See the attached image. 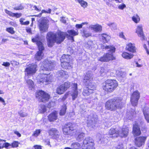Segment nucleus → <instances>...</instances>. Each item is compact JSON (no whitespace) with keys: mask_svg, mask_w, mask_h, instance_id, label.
<instances>
[{"mask_svg":"<svg viewBox=\"0 0 149 149\" xmlns=\"http://www.w3.org/2000/svg\"><path fill=\"white\" fill-rule=\"evenodd\" d=\"M2 65L5 67H9L10 65V64L8 62H4Z\"/></svg>","mask_w":149,"mask_h":149,"instance_id":"052dcab7","label":"nucleus"},{"mask_svg":"<svg viewBox=\"0 0 149 149\" xmlns=\"http://www.w3.org/2000/svg\"><path fill=\"white\" fill-rule=\"evenodd\" d=\"M89 28L96 32H100L102 30V26L98 24L91 25L89 26Z\"/></svg>","mask_w":149,"mask_h":149,"instance_id":"412c9836","label":"nucleus"},{"mask_svg":"<svg viewBox=\"0 0 149 149\" xmlns=\"http://www.w3.org/2000/svg\"><path fill=\"white\" fill-rule=\"evenodd\" d=\"M47 13V11H46L45 10H42V11L41 13H40L39 14H38V15H35L34 16L36 17H41V15H42V13Z\"/></svg>","mask_w":149,"mask_h":149,"instance_id":"e2e57ef3","label":"nucleus"},{"mask_svg":"<svg viewBox=\"0 0 149 149\" xmlns=\"http://www.w3.org/2000/svg\"><path fill=\"white\" fill-rule=\"evenodd\" d=\"M122 57L124 58L127 59H130L132 58L134 55L132 54H129L128 53L124 52L122 54Z\"/></svg>","mask_w":149,"mask_h":149,"instance_id":"c85d7f7f","label":"nucleus"},{"mask_svg":"<svg viewBox=\"0 0 149 149\" xmlns=\"http://www.w3.org/2000/svg\"><path fill=\"white\" fill-rule=\"evenodd\" d=\"M70 56L68 55H63L61 59V63L70 62Z\"/></svg>","mask_w":149,"mask_h":149,"instance_id":"bb28decb","label":"nucleus"},{"mask_svg":"<svg viewBox=\"0 0 149 149\" xmlns=\"http://www.w3.org/2000/svg\"><path fill=\"white\" fill-rule=\"evenodd\" d=\"M46 107L44 105H41L39 107V112L40 113H43L46 111Z\"/></svg>","mask_w":149,"mask_h":149,"instance_id":"37998d69","label":"nucleus"},{"mask_svg":"<svg viewBox=\"0 0 149 149\" xmlns=\"http://www.w3.org/2000/svg\"><path fill=\"white\" fill-rule=\"evenodd\" d=\"M40 38L38 34H37L36 35V36L34 37V38H33L32 39V40L33 42H36V44L38 46V42H40L41 44V45L42 46H43V44L40 41Z\"/></svg>","mask_w":149,"mask_h":149,"instance_id":"473e14b6","label":"nucleus"},{"mask_svg":"<svg viewBox=\"0 0 149 149\" xmlns=\"http://www.w3.org/2000/svg\"><path fill=\"white\" fill-rule=\"evenodd\" d=\"M3 147L5 148H7L8 147H9L10 148H11V144L9 143H3Z\"/></svg>","mask_w":149,"mask_h":149,"instance_id":"13d9d810","label":"nucleus"},{"mask_svg":"<svg viewBox=\"0 0 149 149\" xmlns=\"http://www.w3.org/2000/svg\"><path fill=\"white\" fill-rule=\"evenodd\" d=\"M35 149H42L40 146L36 145L34 146Z\"/></svg>","mask_w":149,"mask_h":149,"instance_id":"774afa93","label":"nucleus"},{"mask_svg":"<svg viewBox=\"0 0 149 149\" xmlns=\"http://www.w3.org/2000/svg\"><path fill=\"white\" fill-rule=\"evenodd\" d=\"M122 99L115 97L107 101L106 103V108L111 111H115L117 109L121 108L122 105Z\"/></svg>","mask_w":149,"mask_h":149,"instance_id":"f03ea898","label":"nucleus"},{"mask_svg":"<svg viewBox=\"0 0 149 149\" xmlns=\"http://www.w3.org/2000/svg\"><path fill=\"white\" fill-rule=\"evenodd\" d=\"M93 140L90 137H86L83 141L82 149H95Z\"/></svg>","mask_w":149,"mask_h":149,"instance_id":"20e7f679","label":"nucleus"},{"mask_svg":"<svg viewBox=\"0 0 149 149\" xmlns=\"http://www.w3.org/2000/svg\"><path fill=\"white\" fill-rule=\"evenodd\" d=\"M83 36H85L86 37H88L90 36L91 35V34L88 33L85 30H84L83 31Z\"/></svg>","mask_w":149,"mask_h":149,"instance_id":"6e6d98bb","label":"nucleus"},{"mask_svg":"<svg viewBox=\"0 0 149 149\" xmlns=\"http://www.w3.org/2000/svg\"><path fill=\"white\" fill-rule=\"evenodd\" d=\"M5 11L6 13L8 15L10 16L14 17V13L11 12L7 10V9H5Z\"/></svg>","mask_w":149,"mask_h":149,"instance_id":"4d7b16f0","label":"nucleus"},{"mask_svg":"<svg viewBox=\"0 0 149 149\" xmlns=\"http://www.w3.org/2000/svg\"><path fill=\"white\" fill-rule=\"evenodd\" d=\"M77 1L79 3L81 6L84 8H86L88 6L87 3L83 0H77Z\"/></svg>","mask_w":149,"mask_h":149,"instance_id":"ea45409f","label":"nucleus"},{"mask_svg":"<svg viewBox=\"0 0 149 149\" xmlns=\"http://www.w3.org/2000/svg\"><path fill=\"white\" fill-rule=\"evenodd\" d=\"M22 15V14L21 13H14V17H16L17 18H19Z\"/></svg>","mask_w":149,"mask_h":149,"instance_id":"0e129e2a","label":"nucleus"},{"mask_svg":"<svg viewBox=\"0 0 149 149\" xmlns=\"http://www.w3.org/2000/svg\"><path fill=\"white\" fill-rule=\"evenodd\" d=\"M43 67H41V69L43 70H51L55 65L54 61H51L48 60H45L43 61Z\"/></svg>","mask_w":149,"mask_h":149,"instance_id":"6e6552de","label":"nucleus"},{"mask_svg":"<svg viewBox=\"0 0 149 149\" xmlns=\"http://www.w3.org/2000/svg\"><path fill=\"white\" fill-rule=\"evenodd\" d=\"M65 91L64 87H63V86L62 85L58 86L56 90V93L59 94H63Z\"/></svg>","mask_w":149,"mask_h":149,"instance_id":"c756f323","label":"nucleus"},{"mask_svg":"<svg viewBox=\"0 0 149 149\" xmlns=\"http://www.w3.org/2000/svg\"><path fill=\"white\" fill-rule=\"evenodd\" d=\"M96 137L98 140L101 141V143H103L106 139L104 138V135L103 134H98L97 135Z\"/></svg>","mask_w":149,"mask_h":149,"instance_id":"4c0bfd02","label":"nucleus"},{"mask_svg":"<svg viewBox=\"0 0 149 149\" xmlns=\"http://www.w3.org/2000/svg\"><path fill=\"white\" fill-rule=\"evenodd\" d=\"M136 33H137L139 36L142 38V40L144 39L145 37L143 35L142 28L141 26H137Z\"/></svg>","mask_w":149,"mask_h":149,"instance_id":"393cba45","label":"nucleus"},{"mask_svg":"<svg viewBox=\"0 0 149 149\" xmlns=\"http://www.w3.org/2000/svg\"><path fill=\"white\" fill-rule=\"evenodd\" d=\"M57 75L58 77H62L65 78H67L68 75V73L63 70H60L57 72Z\"/></svg>","mask_w":149,"mask_h":149,"instance_id":"5701e85b","label":"nucleus"},{"mask_svg":"<svg viewBox=\"0 0 149 149\" xmlns=\"http://www.w3.org/2000/svg\"><path fill=\"white\" fill-rule=\"evenodd\" d=\"M19 143L17 141H14L11 144V148L17 147L18 146Z\"/></svg>","mask_w":149,"mask_h":149,"instance_id":"3c124183","label":"nucleus"},{"mask_svg":"<svg viewBox=\"0 0 149 149\" xmlns=\"http://www.w3.org/2000/svg\"><path fill=\"white\" fill-rule=\"evenodd\" d=\"M66 106L64 105L62 106V108L60 112V115L63 116L65 115L66 112Z\"/></svg>","mask_w":149,"mask_h":149,"instance_id":"c03bdc74","label":"nucleus"},{"mask_svg":"<svg viewBox=\"0 0 149 149\" xmlns=\"http://www.w3.org/2000/svg\"><path fill=\"white\" fill-rule=\"evenodd\" d=\"M143 113L145 119L147 123H149V112L148 111L146 110L145 109H143Z\"/></svg>","mask_w":149,"mask_h":149,"instance_id":"c9c22d12","label":"nucleus"},{"mask_svg":"<svg viewBox=\"0 0 149 149\" xmlns=\"http://www.w3.org/2000/svg\"><path fill=\"white\" fill-rule=\"evenodd\" d=\"M67 32L68 34H67L66 32H65L66 33L65 37L66 36L68 39L71 40L72 42L74 41V36L77 35L79 33L77 31H76L73 30H68Z\"/></svg>","mask_w":149,"mask_h":149,"instance_id":"2eb2a0df","label":"nucleus"},{"mask_svg":"<svg viewBox=\"0 0 149 149\" xmlns=\"http://www.w3.org/2000/svg\"><path fill=\"white\" fill-rule=\"evenodd\" d=\"M45 143L47 145L49 146H51L50 145V142L49 139H47L45 141Z\"/></svg>","mask_w":149,"mask_h":149,"instance_id":"338daca9","label":"nucleus"},{"mask_svg":"<svg viewBox=\"0 0 149 149\" xmlns=\"http://www.w3.org/2000/svg\"><path fill=\"white\" fill-rule=\"evenodd\" d=\"M66 35V33L64 32H59L57 34L52 32H48L46 36L48 46L52 47L55 42L60 43L65 39Z\"/></svg>","mask_w":149,"mask_h":149,"instance_id":"f257e3e1","label":"nucleus"},{"mask_svg":"<svg viewBox=\"0 0 149 149\" xmlns=\"http://www.w3.org/2000/svg\"><path fill=\"white\" fill-rule=\"evenodd\" d=\"M27 86L30 90H32L34 87L33 81L31 79H28L26 81Z\"/></svg>","mask_w":149,"mask_h":149,"instance_id":"f704fd0d","label":"nucleus"},{"mask_svg":"<svg viewBox=\"0 0 149 149\" xmlns=\"http://www.w3.org/2000/svg\"><path fill=\"white\" fill-rule=\"evenodd\" d=\"M57 118V113L56 112H52L48 116V119L50 122L54 121Z\"/></svg>","mask_w":149,"mask_h":149,"instance_id":"b1692460","label":"nucleus"},{"mask_svg":"<svg viewBox=\"0 0 149 149\" xmlns=\"http://www.w3.org/2000/svg\"><path fill=\"white\" fill-rule=\"evenodd\" d=\"M129 130L127 128H123L118 131V136L121 137H125L128 135Z\"/></svg>","mask_w":149,"mask_h":149,"instance_id":"aec40b11","label":"nucleus"},{"mask_svg":"<svg viewBox=\"0 0 149 149\" xmlns=\"http://www.w3.org/2000/svg\"><path fill=\"white\" fill-rule=\"evenodd\" d=\"M93 93V91L86 87L84 88L83 93V95L84 96H87Z\"/></svg>","mask_w":149,"mask_h":149,"instance_id":"7c9ffc66","label":"nucleus"},{"mask_svg":"<svg viewBox=\"0 0 149 149\" xmlns=\"http://www.w3.org/2000/svg\"><path fill=\"white\" fill-rule=\"evenodd\" d=\"M77 139L78 141L82 140L85 136V134L83 132L77 133Z\"/></svg>","mask_w":149,"mask_h":149,"instance_id":"e433bc0d","label":"nucleus"},{"mask_svg":"<svg viewBox=\"0 0 149 149\" xmlns=\"http://www.w3.org/2000/svg\"><path fill=\"white\" fill-rule=\"evenodd\" d=\"M38 45L39 51L36 54L35 58L36 60L40 61L43 58L44 56L43 51L44 49V47L40 42L38 43Z\"/></svg>","mask_w":149,"mask_h":149,"instance_id":"f8f14e48","label":"nucleus"},{"mask_svg":"<svg viewBox=\"0 0 149 149\" xmlns=\"http://www.w3.org/2000/svg\"><path fill=\"white\" fill-rule=\"evenodd\" d=\"M113 54H109V53H107L102 57L98 58L97 59L98 61L101 62H107L109 60H113Z\"/></svg>","mask_w":149,"mask_h":149,"instance_id":"4468645a","label":"nucleus"},{"mask_svg":"<svg viewBox=\"0 0 149 149\" xmlns=\"http://www.w3.org/2000/svg\"><path fill=\"white\" fill-rule=\"evenodd\" d=\"M126 49L129 51L132 52H134L136 51V49L134 44L130 43L127 44L126 47Z\"/></svg>","mask_w":149,"mask_h":149,"instance_id":"a878e982","label":"nucleus"},{"mask_svg":"<svg viewBox=\"0 0 149 149\" xmlns=\"http://www.w3.org/2000/svg\"><path fill=\"white\" fill-rule=\"evenodd\" d=\"M132 19L135 23H137L139 22L140 19L139 16L136 14L132 17Z\"/></svg>","mask_w":149,"mask_h":149,"instance_id":"a18cd8bd","label":"nucleus"},{"mask_svg":"<svg viewBox=\"0 0 149 149\" xmlns=\"http://www.w3.org/2000/svg\"><path fill=\"white\" fill-rule=\"evenodd\" d=\"M77 84L74 83L73 84V91L74 90H77Z\"/></svg>","mask_w":149,"mask_h":149,"instance_id":"69168bd1","label":"nucleus"},{"mask_svg":"<svg viewBox=\"0 0 149 149\" xmlns=\"http://www.w3.org/2000/svg\"><path fill=\"white\" fill-rule=\"evenodd\" d=\"M48 22V21L47 19L44 18L39 22V29L41 33L48 31L49 27Z\"/></svg>","mask_w":149,"mask_h":149,"instance_id":"0eeeda50","label":"nucleus"},{"mask_svg":"<svg viewBox=\"0 0 149 149\" xmlns=\"http://www.w3.org/2000/svg\"><path fill=\"white\" fill-rule=\"evenodd\" d=\"M107 25L111 28L112 29L115 30H116L117 29L116 25L114 23H113L111 24H108Z\"/></svg>","mask_w":149,"mask_h":149,"instance_id":"49530a36","label":"nucleus"},{"mask_svg":"<svg viewBox=\"0 0 149 149\" xmlns=\"http://www.w3.org/2000/svg\"><path fill=\"white\" fill-rule=\"evenodd\" d=\"M63 87H64V89L66 91L70 87V83L69 82H65L64 84H62Z\"/></svg>","mask_w":149,"mask_h":149,"instance_id":"09e8293b","label":"nucleus"},{"mask_svg":"<svg viewBox=\"0 0 149 149\" xmlns=\"http://www.w3.org/2000/svg\"><path fill=\"white\" fill-rule=\"evenodd\" d=\"M118 86L117 81L114 79H108L103 84V89L109 92L113 91Z\"/></svg>","mask_w":149,"mask_h":149,"instance_id":"7ed1b4c3","label":"nucleus"},{"mask_svg":"<svg viewBox=\"0 0 149 149\" xmlns=\"http://www.w3.org/2000/svg\"><path fill=\"white\" fill-rule=\"evenodd\" d=\"M92 76L93 74L91 71H88L84 77L83 82L86 83V82H88L91 81L93 79Z\"/></svg>","mask_w":149,"mask_h":149,"instance_id":"6ab92c4d","label":"nucleus"},{"mask_svg":"<svg viewBox=\"0 0 149 149\" xmlns=\"http://www.w3.org/2000/svg\"><path fill=\"white\" fill-rule=\"evenodd\" d=\"M41 79L39 80V83H44V82H47L48 81H50L51 80V77L48 75L45 72H44L41 75Z\"/></svg>","mask_w":149,"mask_h":149,"instance_id":"dca6fc26","label":"nucleus"},{"mask_svg":"<svg viewBox=\"0 0 149 149\" xmlns=\"http://www.w3.org/2000/svg\"><path fill=\"white\" fill-rule=\"evenodd\" d=\"M61 66L63 68L65 69H68L69 67L70 66V62L61 63Z\"/></svg>","mask_w":149,"mask_h":149,"instance_id":"79ce46f5","label":"nucleus"},{"mask_svg":"<svg viewBox=\"0 0 149 149\" xmlns=\"http://www.w3.org/2000/svg\"><path fill=\"white\" fill-rule=\"evenodd\" d=\"M140 97V93L138 91H136L133 93L131 95L130 100L132 106H134L137 105Z\"/></svg>","mask_w":149,"mask_h":149,"instance_id":"9d476101","label":"nucleus"},{"mask_svg":"<svg viewBox=\"0 0 149 149\" xmlns=\"http://www.w3.org/2000/svg\"><path fill=\"white\" fill-rule=\"evenodd\" d=\"M146 136H139L135 139V144L137 147H140L144 144L146 139Z\"/></svg>","mask_w":149,"mask_h":149,"instance_id":"ddd939ff","label":"nucleus"},{"mask_svg":"<svg viewBox=\"0 0 149 149\" xmlns=\"http://www.w3.org/2000/svg\"><path fill=\"white\" fill-rule=\"evenodd\" d=\"M132 133L134 137L139 136L141 134L139 127L137 123H135L133 125Z\"/></svg>","mask_w":149,"mask_h":149,"instance_id":"f3484780","label":"nucleus"},{"mask_svg":"<svg viewBox=\"0 0 149 149\" xmlns=\"http://www.w3.org/2000/svg\"><path fill=\"white\" fill-rule=\"evenodd\" d=\"M86 83L87 84V87L91 90L93 91L96 88L95 85L94 83L92 82V81L89 82H86Z\"/></svg>","mask_w":149,"mask_h":149,"instance_id":"2f4dec72","label":"nucleus"},{"mask_svg":"<svg viewBox=\"0 0 149 149\" xmlns=\"http://www.w3.org/2000/svg\"><path fill=\"white\" fill-rule=\"evenodd\" d=\"M11 63L14 66L18 65H19V63L15 61H11Z\"/></svg>","mask_w":149,"mask_h":149,"instance_id":"680f3d73","label":"nucleus"},{"mask_svg":"<svg viewBox=\"0 0 149 149\" xmlns=\"http://www.w3.org/2000/svg\"><path fill=\"white\" fill-rule=\"evenodd\" d=\"M18 114L21 117H24L27 116L28 115V114L27 113L25 112H23L22 110L19 111L18 112Z\"/></svg>","mask_w":149,"mask_h":149,"instance_id":"de8ad7c7","label":"nucleus"},{"mask_svg":"<svg viewBox=\"0 0 149 149\" xmlns=\"http://www.w3.org/2000/svg\"><path fill=\"white\" fill-rule=\"evenodd\" d=\"M37 65L34 64H31L29 65L25 70L26 74L25 75V79L29 78V74H32L35 73L36 71Z\"/></svg>","mask_w":149,"mask_h":149,"instance_id":"1a4fd4ad","label":"nucleus"},{"mask_svg":"<svg viewBox=\"0 0 149 149\" xmlns=\"http://www.w3.org/2000/svg\"><path fill=\"white\" fill-rule=\"evenodd\" d=\"M6 31L12 34L15 33V31L13 30V28L12 27L8 28L6 29Z\"/></svg>","mask_w":149,"mask_h":149,"instance_id":"864d4df0","label":"nucleus"},{"mask_svg":"<svg viewBox=\"0 0 149 149\" xmlns=\"http://www.w3.org/2000/svg\"><path fill=\"white\" fill-rule=\"evenodd\" d=\"M86 119L87 120V126L92 127L95 126L97 120V117L93 114L88 115Z\"/></svg>","mask_w":149,"mask_h":149,"instance_id":"39448f33","label":"nucleus"},{"mask_svg":"<svg viewBox=\"0 0 149 149\" xmlns=\"http://www.w3.org/2000/svg\"><path fill=\"white\" fill-rule=\"evenodd\" d=\"M63 131L64 134H70L71 135H73L76 131L70 124L65 125L63 128Z\"/></svg>","mask_w":149,"mask_h":149,"instance_id":"9b49d317","label":"nucleus"},{"mask_svg":"<svg viewBox=\"0 0 149 149\" xmlns=\"http://www.w3.org/2000/svg\"><path fill=\"white\" fill-rule=\"evenodd\" d=\"M48 132L49 135L53 136V137L54 138H59V132L56 128H52L48 130Z\"/></svg>","mask_w":149,"mask_h":149,"instance_id":"a211bd4d","label":"nucleus"},{"mask_svg":"<svg viewBox=\"0 0 149 149\" xmlns=\"http://www.w3.org/2000/svg\"><path fill=\"white\" fill-rule=\"evenodd\" d=\"M109 134L111 137H116L118 136V131L116 129L111 128L109 132Z\"/></svg>","mask_w":149,"mask_h":149,"instance_id":"4be33fe9","label":"nucleus"},{"mask_svg":"<svg viewBox=\"0 0 149 149\" xmlns=\"http://www.w3.org/2000/svg\"><path fill=\"white\" fill-rule=\"evenodd\" d=\"M104 48L108 49V51L109 54H112L113 53L115 52L116 48L115 47L113 46L108 45L105 47Z\"/></svg>","mask_w":149,"mask_h":149,"instance_id":"cd10ccee","label":"nucleus"},{"mask_svg":"<svg viewBox=\"0 0 149 149\" xmlns=\"http://www.w3.org/2000/svg\"><path fill=\"white\" fill-rule=\"evenodd\" d=\"M101 36L103 41L104 42H107L109 41L110 38V37L106 34H103L101 35Z\"/></svg>","mask_w":149,"mask_h":149,"instance_id":"58836bf2","label":"nucleus"},{"mask_svg":"<svg viewBox=\"0 0 149 149\" xmlns=\"http://www.w3.org/2000/svg\"><path fill=\"white\" fill-rule=\"evenodd\" d=\"M41 131L40 130H36L33 134V136L36 137L38 136L40 134Z\"/></svg>","mask_w":149,"mask_h":149,"instance_id":"5fc2aeb1","label":"nucleus"},{"mask_svg":"<svg viewBox=\"0 0 149 149\" xmlns=\"http://www.w3.org/2000/svg\"><path fill=\"white\" fill-rule=\"evenodd\" d=\"M78 93V91L77 90H74L72 92L71 94V96L72 97L73 100H74L77 97Z\"/></svg>","mask_w":149,"mask_h":149,"instance_id":"a19ab883","label":"nucleus"},{"mask_svg":"<svg viewBox=\"0 0 149 149\" xmlns=\"http://www.w3.org/2000/svg\"><path fill=\"white\" fill-rule=\"evenodd\" d=\"M24 8V7L22 5L20 4L19 6H15L14 8V9L15 10H22Z\"/></svg>","mask_w":149,"mask_h":149,"instance_id":"603ef678","label":"nucleus"},{"mask_svg":"<svg viewBox=\"0 0 149 149\" xmlns=\"http://www.w3.org/2000/svg\"><path fill=\"white\" fill-rule=\"evenodd\" d=\"M71 147L73 149H81V145L78 142H74L71 144Z\"/></svg>","mask_w":149,"mask_h":149,"instance_id":"72a5a7b5","label":"nucleus"},{"mask_svg":"<svg viewBox=\"0 0 149 149\" xmlns=\"http://www.w3.org/2000/svg\"><path fill=\"white\" fill-rule=\"evenodd\" d=\"M88 23L87 22H83L81 24H77L75 25L76 28L77 29H80L82 28V26L84 24H87Z\"/></svg>","mask_w":149,"mask_h":149,"instance_id":"8fccbe9b","label":"nucleus"},{"mask_svg":"<svg viewBox=\"0 0 149 149\" xmlns=\"http://www.w3.org/2000/svg\"><path fill=\"white\" fill-rule=\"evenodd\" d=\"M36 97H38L40 102H45L50 98L49 95L42 91H39L36 93Z\"/></svg>","mask_w":149,"mask_h":149,"instance_id":"423d86ee","label":"nucleus"},{"mask_svg":"<svg viewBox=\"0 0 149 149\" xmlns=\"http://www.w3.org/2000/svg\"><path fill=\"white\" fill-rule=\"evenodd\" d=\"M126 7V5L124 3L118 6V8L120 9L123 10Z\"/></svg>","mask_w":149,"mask_h":149,"instance_id":"bf43d9fd","label":"nucleus"}]
</instances>
